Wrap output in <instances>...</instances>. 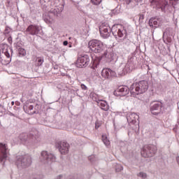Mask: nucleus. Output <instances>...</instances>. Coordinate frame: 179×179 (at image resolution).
Wrapping results in <instances>:
<instances>
[{"mask_svg": "<svg viewBox=\"0 0 179 179\" xmlns=\"http://www.w3.org/2000/svg\"><path fill=\"white\" fill-rule=\"evenodd\" d=\"M149 89V83L146 80H141L138 83H133L130 87L127 86H120L117 90L115 91L114 94L124 97L127 94H129V92L131 94H143L146 93Z\"/></svg>", "mask_w": 179, "mask_h": 179, "instance_id": "nucleus-1", "label": "nucleus"}, {"mask_svg": "<svg viewBox=\"0 0 179 179\" xmlns=\"http://www.w3.org/2000/svg\"><path fill=\"white\" fill-rule=\"evenodd\" d=\"M88 48L94 54H101L103 55H107V45H106L101 41L97 39H92L88 42Z\"/></svg>", "mask_w": 179, "mask_h": 179, "instance_id": "nucleus-2", "label": "nucleus"}, {"mask_svg": "<svg viewBox=\"0 0 179 179\" xmlns=\"http://www.w3.org/2000/svg\"><path fill=\"white\" fill-rule=\"evenodd\" d=\"M21 143L23 145H27L29 143H37L40 141V136L38 135V131L35 130L30 134L22 133L18 136Z\"/></svg>", "mask_w": 179, "mask_h": 179, "instance_id": "nucleus-3", "label": "nucleus"}, {"mask_svg": "<svg viewBox=\"0 0 179 179\" xmlns=\"http://www.w3.org/2000/svg\"><path fill=\"white\" fill-rule=\"evenodd\" d=\"M119 27H120V24L113 25L111 29L112 34H113L115 38H117V37H120V38L124 37L123 45H126V47H128L131 44V41L127 38V30L124 29V27H121V28H119Z\"/></svg>", "mask_w": 179, "mask_h": 179, "instance_id": "nucleus-4", "label": "nucleus"}, {"mask_svg": "<svg viewBox=\"0 0 179 179\" xmlns=\"http://www.w3.org/2000/svg\"><path fill=\"white\" fill-rule=\"evenodd\" d=\"M15 164L18 169H26L31 164V157L29 155L16 157Z\"/></svg>", "mask_w": 179, "mask_h": 179, "instance_id": "nucleus-5", "label": "nucleus"}, {"mask_svg": "<svg viewBox=\"0 0 179 179\" xmlns=\"http://www.w3.org/2000/svg\"><path fill=\"white\" fill-rule=\"evenodd\" d=\"M157 152V147L153 144L145 145L141 150V156L143 157H153Z\"/></svg>", "mask_w": 179, "mask_h": 179, "instance_id": "nucleus-6", "label": "nucleus"}, {"mask_svg": "<svg viewBox=\"0 0 179 179\" xmlns=\"http://www.w3.org/2000/svg\"><path fill=\"white\" fill-rule=\"evenodd\" d=\"M40 160L43 164H51L55 161V155L48 151H43L41 153Z\"/></svg>", "mask_w": 179, "mask_h": 179, "instance_id": "nucleus-7", "label": "nucleus"}, {"mask_svg": "<svg viewBox=\"0 0 179 179\" xmlns=\"http://www.w3.org/2000/svg\"><path fill=\"white\" fill-rule=\"evenodd\" d=\"M135 59L134 57H130L128 59L127 63L126 64L125 66L124 69H120V70L121 71V69L122 70V72L119 73V75H120V76H124V75H127V73H129L132 71V69H135Z\"/></svg>", "mask_w": 179, "mask_h": 179, "instance_id": "nucleus-8", "label": "nucleus"}, {"mask_svg": "<svg viewBox=\"0 0 179 179\" xmlns=\"http://www.w3.org/2000/svg\"><path fill=\"white\" fill-rule=\"evenodd\" d=\"M90 64V56L88 55H83L79 57L76 62L77 68H86Z\"/></svg>", "mask_w": 179, "mask_h": 179, "instance_id": "nucleus-9", "label": "nucleus"}, {"mask_svg": "<svg viewBox=\"0 0 179 179\" xmlns=\"http://www.w3.org/2000/svg\"><path fill=\"white\" fill-rule=\"evenodd\" d=\"M9 155V149L8 148V144L0 143V162L5 164V161Z\"/></svg>", "mask_w": 179, "mask_h": 179, "instance_id": "nucleus-10", "label": "nucleus"}, {"mask_svg": "<svg viewBox=\"0 0 179 179\" xmlns=\"http://www.w3.org/2000/svg\"><path fill=\"white\" fill-rule=\"evenodd\" d=\"M1 54H4V55L9 58V59L7 61V64H10V61H12V55L13 54V49L12 48L9 47L8 44H4L1 46V50H0V57Z\"/></svg>", "mask_w": 179, "mask_h": 179, "instance_id": "nucleus-11", "label": "nucleus"}, {"mask_svg": "<svg viewBox=\"0 0 179 179\" xmlns=\"http://www.w3.org/2000/svg\"><path fill=\"white\" fill-rule=\"evenodd\" d=\"M101 76L103 79H108V80H112L113 78H117V73L113 71L111 69H103L101 71Z\"/></svg>", "mask_w": 179, "mask_h": 179, "instance_id": "nucleus-12", "label": "nucleus"}, {"mask_svg": "<svg viewBox=\"0 0 179 179\" xmlns=\"http://www.w3.org/2000/svg\"><path fill=\"white\" fill-rule=\"evenodd\" d=\"M111 30H113V28L110 29V27L106 26L104 24L99 26V33L101 37H103V38H108L111 35V33H113Z\"/></svg>", "mask_w": 179, "mask_h": 179, "instance_id": "nucleus-13", "label": "nucleus"}, {"mask_svg": "<svg viewBox=\"0 0 179 179\" xmlns=\"http://www.w3.org/2000/svg\"><path fill=\"white\" fill-rule=\"evenodd\" d=\"M56 148L62 155H66L69 152V144L66 142L59 141L56 143Z\"/></svg>", "mask_w": 179, "mask_h": 179, "instance_id": "nucleus-14", "label": "nucleus"}, {"mask_svg": "<svg viewBox=\"0 0 179 179\" xmlns=\"http://www.w3.org/2000/svg\"><path fill=\"white\" fill-rule=\"evenodd\" d=\"M151 4L155 5L157 9H161L162 12H166V6L169 5L167 0H151Z\"/></svg>", "mask_w": 179, "mask_h": 179, "instance_id": "nucleus-15", "label": "nucleus"}, {"mask_svg": "<svg viewBox=\"0 0 179 179\" xmlns=\"http://www.w3.org/2000/svg\"><path fill=\"white\" fill-rule=\"evenodd\" d=\"M163 107V103L162 102H154L150 104V111L154 115H158L162 113V108Z\"/></svg>", "mask_w": 179, "mask_h": 179, "instance_id": "nucleus-16", "label": "nucleus"}, {"mask_svg": "<svg viewBox=\"0 0 179 179\" xmlns=\"http://www.w3.org/2000/svg\"><path fill=\"white\" fill-rule=\"evenodd\" d=\"M101 58H106V62H113L117 58V55L114 54L111 48H107L106 55H104L103 52Z\"/></svg>", "mask_w": 179, "mask_h": 179, "instance_id": "nucleus-17", "label": "nucleus"}, {"mask_svg": "<svg viewBox=\"0 0 179 179\" xmlns=\"http://www.w3.org/2000/svg\"><path fill=\"white\" fill-rule=\"evenodd\" d=\"M25 33H28L31 36H37L40 33V27L36 24H30L25 30Z\"/></svg>", "mask_w": 179, "mask_h": 179, "instance_id": "nucleus-18", "label": "nucleus"}, {"mask_svg": "<svg viewBox=\"0 0 179 179\" xmlns=\"http://www.w3.org/2000/svg\"><path fill=\"white\" fill-rule=\"evenodd\" d=\"M127 120L129 124H132L133 125L137 124V125H139V122L137 121L139 120V115H136L135 113L129 114L127 117Z\"/></svg>", "mask_w": 179, "mask_h": 179, "instance_id": "nucleus-19", "label": "nucleus"}, {"mask_svg": "<svg viewBox=\"0 0 179 179\" xmlns=\"http://www.w3.org/2000/svg\"><path fill=\"white\" fill-rule=\"evenodd\" d=\"M148 24L152 29H157V27H159V24L157 23V20L156 19V17H151L149 20Z\"/></svg>", "mask_w": 179, "mask_h": 179, "instance_id": "nucleus-20", "label": "nucleus"}, {"mask_svg": "<svg viewBox=\"0 0 179 179\" xmlns=\"http://www.w3.org/2000/svg\"><path fill=\"white\" fill-rule=\"evenodd\" d=\"M148 24L152 29H157V27H159V24L157 23V20L156 19V17H151L149 20Z\"/></svg>", "mask_w": 179, "mask_h": 179, "instance_id": "nucleus-21", "label": "nucleus"}, {"mask_svg": "<svg viewBox=\"0 0 179 179\" xmlns=\"http://www.w3.org/2000/svg\"><path fill=\"white\" fill-rule=\"evenodd\" d=\"M98 104L101 106V110L103 111H108L110 110V106H108V103H107V101H100L98 102Z\"/></svg>", "mask_w": 179, "mask_h": 179, "instance_id": "nucleus-22", "label": "nucleus"}, {"mask_svg": "<svg viewBox=\"0 0 179 179\" xmlns=\"http://www.w3.org/2000/svg\"><path fill=\"white\" fill-rule=\"evenodd\" d=\"M43 19L44 20V22H45V23L50 24L51 23V16L50 15V14L48 13H45L43 15Z\"/></svg>", "mask_w": 179, "mask_h": 179, "instance_id": "nucleus-23", "label": "nucleus"}, {"mask_svg": "<svg viewBox=\"0 0 179 179\" xmlns=\"http://www.w3.org/2000/svg\"><path fill=\"white\" fill-rule=\"evenodd\" d=\"M18 56L19 57H26V50L23 48H18Z\"/></svg>", "mask_w": 179, "mask_h": 179, "instance_id": "nucleus-24", "label": "nucleus"}, {"mask_svg": "<svg viewBox=\"0 0 179 179\" xmlns=\"http://www.w3.org/2000/svg\"><path fill=\"white\" fill-rule=\"evenodd\" d=\"M37 66H41L44 62V59L41 57H37L36 59Z\"/></svg>", "mask_w": 179, "mask_h": 179, "instance_id": "nucleus-25", "label": "nucleus"}, {"mask_svg": "<svg viewBox=\"0 0 179 179\" xmlns=\"http://www.w3.org/2000/svg\"><path fill=\"white\" fill-rule=\"evenodd\" d=\"M132 1H134L136 5H142V2H143V0H128L127 1V4L129 5L132 2Z\"/></svg>", "mask_w": 179, "mask_h": 179, "instance_id": "nucleus-26", "label": "nucleus"}, {"mask_svg": "<svg viewBox=\"0 0 179 179\" xmlns=\"http://www.w3.org/2000/svg\"><path fill=\"white\" fill-rule=\"evenodd\" d=\"M102 141L106 146H108V145H110V141L107 138V136H102Z\"/></svg>", "mask_w": 179, "mask_h": 179, "instance_id": "nucleus-27", "label": "nucleus"}, {"mask_svg": "<svg viewBox=\"0 0 179 179\" xmlns=\"http://www.w3.org/2000/svg\"><path fill=\"white\" fill-rule=\"evenodd\" d=\"M157 19V22L158 23V26L160 27L163 24V17L159 16V17H155Z\"/></svg>", "mask_w": 179, "mask_h": 179, "instance_id": "nucleus-28", "label": "nucleus"}, {"mask_svg": "<svg viewBox=\"0 0 179 179\" xmlns=\"http://www.w3.org/2000/svg\"><path fill=\"white\" fill-rule=\"evenodd\" d=\"M100 64V60L97 61V60H94L92 63V69H96V68H97V66H99Z\"/></svg>", "mask_w": 179, "mask_h": 179, "instance_id": "nucleus-29", "label": "nucleus"}, {"mask_svg": "<svg viewBox=\"0 0 179 179\" xmlns=\"http://www.w3.org/2000/svg\"><path fill=\"white\" fill-rule=\"evenodd\" d=\"M138 177H140L141 178H146L148 177V175L145 173L140 172L138 174H137Z\"/></svg>", "mask_w": 179, "mask_h": 179, "instance_id": "nucleus-30", "label": "nucleus"}, {"mask_svg": "<svg viewBox=\"0 0 179 179\" xmlns=\"http://www.w3.org/2000/svg\"><path fill=\"white\" fill-rule=\"evenodd\" d=\"M101 1L102 0H91V2L93 5L99 6L101 3Z\"/></svg>", "mask_w": 179, "mask_h": 179, "instance_id": "nucleus-31", "label": "nucleus"}, {"mask_svg": "<svg viewBox=\"0 0 179 179\" xmlns=\"http://www.w3.org/2000/svg\"><path fill=\"white\" fill-rule=\"evenodd\" d=\"M143 19H145V15L143 14H140L138 19V22L140 24L143 23Z\"/></svg>", "mask_w": 179, "mask_h": 179, "instance_id": "nucleus-32", "label": "nucleus"}, {"mask_svg": "<svg viewBox=\"0 0 179 179\" xmlns=\"http://www.w3.org/2000/svg\"><path fill=\"white\" fill-rule=\"evenodd\" d=\"M88 160H90L91 163H94V162H96V158H94V156H90Z\"/></svg>", "mask_w": 179, "mask_h": 179, "instance_id": "nucleus-33", "label": "nucleus"}, {"mask_svg": "<svg viewBox=\"0 0 179 179\" xmlns=\"http://www.w3.org/2000/svg\"><path fill=\"white\" fill-rule=\"evenodd\" d=\"M10 33V28L9 27H6L4 30V34H9Z\"/></svg>", "mask_w": 179, "mask_h": 179, "instance_id": "nucleus-34", "label": "nucleus"}, {"mask_svg": "<svg viewBox=\"0 0 179 179\" xmlns=\"http://www.w3.org/2000/svg\"><path fill=\"white\" fill-rule=\"evenodd\" d=\"M43 178V176L41 175H36L32 178V179H41Z\"/></svg>", "mask_w": 179, "mask_h": 179, "instance_id": "nucleus-35", "label": "nucleus"}, {"mask_svg": "<svg viewBox=\"0 0 179 179\" xmlns=\"http://www.w3.org/2000/svg\"><path fill=\"white\" fill-rule=\"evenodd\" d=\"M80 87L83 90H87V87L85 84H81Z\"/></svg>", "mask_w": 179, "mask_h": 179, "instance_id": "nucleus-36", "label": "nucleus"}, {"mask_svg": "<svg viewBox=\"0 0 179 179\" xmlns=\"http://www.w3.org/2000/svg\"><path fill=\"white\" fill-rule=\"evenodd\" d=\"M64 178V175L61 174L55 178V179H62Z\"/></svg>", "mask_w": 179, "mask_h": 179, "instance_id": "nucleus-37", "label": "nucleus"}, {"mask_svg": "<svg viewBox=\"0 0 179 179\" xmlns=\"http://www.w3.org/2000/svg\"><path fill=\"white\" fill-rule=\"evenodd\" d=\"M178 1L179 0H173L172 2V5H177V3H178Z\"/></svg>", "mask_w": 179, "mask_h": 179, "instance_id": "nucleus-38", "label": "nucleus"}, {"mask_svg": "<svg viewBox=\"0 0 179 179\" xmlns=\"http://www.w3.org/2000/svg\"><path fill=\"white\" fill-rule=\"evenodd\" d=\"M1 108V110H6L5 109V106H3V103H0V109Z\"/></svg>", "mask_w": 179, "mask_h": 179, "instance_id": "nucleus-39", "label": "nucleus"}, {"mask_svg": "<svg viewBox=\"0 0 179 179\" xmlns=\"http://www.w3.org/2000/svg\"><path fill=\"white\" fill-rule=\"evenodd\" d=\"M33 108H34V106H33V105H31L28 107V109L29 110V111H31V110H33Z\"/></svg>", "mask_w": 179, "mask_h": 179, "instance_id": "nucleus-40", "label": "nucleus"}, {"mask_svg": "<svg viewBox=\"0 0 179 179\" xmlns=\"http://www.w3.org/2000/svg\"><path fill=\"white\" fill-rule=\"evenodd\" d=\"M166 41H167V43H171V38L168 37V38H166Z\"/></svg>", "mask_w": 179, "mask_h": 179, "instance_id": "nucleus-41", "label": "nucleus"}, {"mask_svg": "<svg viewBox=\"0 0 179 179\" xmlns=\"http://www.w3.org/2000/svg\"><path fill=\"white\" fill-rule=\"evenodd\" d=\"M68 44H69V43H68V41H64V42H63V45H68Z\"/></svg>", "mask_w": 179, "mask_h": 179, "instance_id": "nucleus-42", "label": "nucleus"}, {"mask_svg": "<svg viewBox=\"0 0 179 179\" xmlns=\"http://www.w3.org/2000/svg\"><path fill=\"white\" fill-rule=\"evenodd\" d=\"M99 127H100V125H97V123L95 124V128H96V129H99Z\"/></svg>", "mask_w": 179, "mask_h": 179, "instance_id": "nucleus-43", "label": "nucleus"}, {"mask_svg": "<svg viewBox=\"0 0 179 179\" xmlns=\"http://www.w3.org/2000/svg\"><path fill=\"white\" fill-rule=\"evenodd\" d=\"M23 108H24V110H26V108H27V106H24Z\"/></svg>", "mask_w": 179, "mask_h": 179, "instance_id": "nucleus-44", "label": "nucleus"}, {"mask_svg": "<svg viewBox=\"0 0 179 179\" xmlns=\"http://www.w3.org/2000/svg\"><path fill=\"white\" fill-rule=\"evenodd\" d=\"M69 48H71L72 47V43H70V44L69 45Z\"/></svg>", "mask_w": 179, "mask_h": 179, "instance_id": "nucleus-45", "label": "nucleus"}, {"mask_svg": "<svg viewBox=\"0 0 179 179\" xmlns=\"http://www.w3.org/2000/svg\"><path fill=\"white\" fill-rule=\"evenodd\" d=\"M11 104H12V106H13V105L15 104V102H14V101H12V102H11Z\"/></svg>", "mask_w": 179, "mask_h": 179, "instance_id": "nucleus-46", "label": "nucleus"}, {"mask_svg": "<svg viewBox=\"0 0 179 179\" xmlns=\"http://www.w3.org/2000/svg\"><path fill=\"white\" fill-rule=\"evenodd\" d=\"M10 38H11V37H10V38H8V40H9Z\"/></svg>", "mask_w": 179, "mask_h": 179, "instance_id": "nucleus-47", "label": "nucleus"}]
</instances>
